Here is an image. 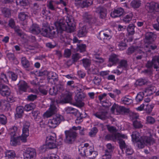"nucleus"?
Wrapping results in <instances>:
<instances>
[{"mask_svg":"<svg viewBox=\"0 0 159 159\" xmlns=\"http://www.w3.org/2000/svg\"><path fill=\"white\" fill-rule=\"evenodd\" d=\"M56 28L50 27V38L56 37L62 31H66L69 33L75 31V23L71 16H66V19L58 20L54 23Z\"/></svg>","mask_w":159,"mask_h":159,"instance_id":"1","label":"nucleus"},{"mask_svg":"<svg viewBox=\"0 0 159 159\" xmlns=\"http://www.w3.org/2000/svg\"><path fill=\"white\" fill-rule=\"evenodd\" d=\"M13 130L10 133V144L11 145L15 146L27 142V138L29 135V130H22L21 136L19 135V130Z\"/></svg>","mask_w":159,"mask_h":159,"instance_id":"2","label":"nucleus"},{"mask_svg":"<svg viewBox=\"0 0 159 159\" xmlns=\"http://www.w3.org/2000/svg\"><path fill=\"white\" fill-rule=\"evenodd\" d=\"M140 136L139 133L135 130L132 133L131 135L133 141L137 143L139 148H142L144 147L145 145H153L155 143V140L152 137V135L150 136H143L139 138Z\"/></svg>","mask_w":159,"mask_h":159,"instance_id":"3","label":"nucleus"},{"mask_svg":"<svg viewBox=\"0 0 159 159\" xmlns=\"http://www.w3.org/2000/svg\"><path fill=\"white\" fill-rule=\"evenodd\" d=\"M110 134L106 136V138L108 140H112L114 141L116 140L119 141L120 147L123 151L127 146L126 145L125 142L122 139H127V136L126 135L117 132L116 130H108Z\"/></svg>","mask_w":159,"mask_h":159,"instance_id":"4","label":"nucleus"},{"mask_svg":"<svg viewBox=\"0 0 159 159\" xmlns=\"http://www.w3.org/2000/svg\"><path fill=\"white\" fill-rule=\"evenodd\" d=\"M66 138L64 142L68 144H72L76 139L77 133L74 130H68L65 131Z\"/></svg>","mask_w":159,"mask_h":159,"instance_id":"5","label":"nucleus"},{"mask_svg":"<svg viewBox=\"0 0 159 159\" xmlns=\"http://www.w3.org/2000/svg\"><path fill=\"white\" fill-rule=\"evenodd\" d=\"M62 116L57 115L54 116L52 119H50L48 121V125L50 128H55L63 120Z\"/></svg>","mask_w":159,"mask_h":159,"instance_id":"6","label":"nucleus"},{"mask_svg":"<svg viewBox=\"0 0 159 159\" xmlns=\"http://www.w3.org/2000/svg\"><path fill=\"white\" fill-rule=\"evenodd\" d=\"M145 8L150 13L159 12V3L153 2H148L145 6Z\"/></svg>","mask_w":159,"mask_h":159,"instance_id":"7","label":"nucleus"},{"mask_svg":"<svg viewBox=\"0 0 159 159\" xmlns=\"http://www.w3.org/2000/svg\"><path fill=\"white\" fill-rule=\"evenodd\" d=\"M36 156L35 149L30 148H26L24 154V159H34Z\"/></svg>","mask_w":159,"mask_h":159,"instance_id":"8","label":"nucleus"},{"mask_svg":"<svg viewBox=\"0 0 159 159\" xmlns=\"http://www.w3.org/2000/svg\"><path fill=\"white\" fill-rule=\"evenodd\" d=\"M57 111V108L54 104L50 105V107L43 114L44 118H48L52 116L56 113Z\"/></svg>","mask_w":159,"mask_h":159,"instance_id":"9","label":"nucleus"},{"mask_svg":"<svg viewBox=\"0 0 159 159\" xmlns=\"http://www.w3.org/2000/svg\"><path fill=\"white\" fill-rule=\"evenodd\" d=\"M18 91L20 93L26 92L29 86L28 83L24 80H20L17 84Z\"/></svg>","mask_w":159,"mask_h":159,"instance_id":"10","label":"nucleus"},{"mask_svg":"<svg viewBox=\"0 0 159 159\" xmlns=\"http://www.w3.org/2000/svg\"><path fill=\"white\" fill-rule=\"evenodd\" d=\"M56 137L52 136L48 137L46 139V145L49 149H52L56 147Z\"/></svg>","mask_w":159,"mask_h":159,"instance_id":"11","label":"nucleus"},{"mask_svg":"<svg viewBox=\"0 0 159 159\" xmlns=\"http://www.w3.org/2000/svg\"><path fill=\"white\" fill-rule=\"evenodd\" d=\"M11 93L10 89L8 86L0 83V93L2 96L7 97Z\"/></svg>","mask_w":159,"mask_h":159,"instance_id":"12","label":"nucleus"},{"mask_svg":"<svg viewBox=\"0 0 159 159\" xmlns=\"http://www.w3.org/2000/svg\"><path fill=\"white\" fill-rule=\"evenodd\" d=\"M124 12V10L122 8H117L111 12V16L114 18L120 17L123 14Z\"/></svg>","mask_w":159,"mask_h":159,"instance_id":"13","label":"nucleus"},{"mask_svg":"<svg viewBox=\"0 0 159 159\" xmlns=\"http://www.w3.org/2000/svg\"><path fill=\"white\" fill-rule=\"evenodd\" d=\"M112 34L110 30H106L104 32L99 33V37L101 40L103 39H109L112 37Z\"/></svg>","mask_w":159,"mask_h":159,"instance_id":"14","label":"nucleus"},{"mask_svg":"<svg viewBox=\"0 0 159 159\" xmlns=\"http://www.w3.org/2000/svg\"><path fill=\"white\" fill-rule=\"evenodd\" d=\"M96 12L99 15L100 17L103 19L106 17L107 13V10L102 6H99L96 8Z\"/></svg>","mask_w":159,"mask_h":159,"instance_id":"15","label":"nucleus"},{"mask_svg":"<svg viewBox=\"0 0 159 159\" xmlns=\"http://www.w3.org/2000/svg\"><path fill=\"white\" fill-rule=\"evenodd\" d=\"M119 61L118 58V56L115 54H111L110 55L109 58V63L107 64V66L111 67L113 65L116 64Z\"/></svg>","mask_w":159,"mask_h":159,"instance_id":"16","label":"nucleus"},{"mask_svg":"<svg viewBox=\"0 0 159 159\" xmlns=\"http://www.w3.org/2000/svg\"><path fill=\"white\" fill-rule=\"evenodd\" d=\"M107 112L105 110L98 111L93 115L96 117L102 120H104L107 118Z\"/></svg>","mask_w":159,"mask_h":159,"instance_id":"17","label":"nucleus"},{"mask_svg":"<svg viewBox=\"0 0 159 159\" xmlns=\"http://www.w3.org/2000/svg\"><path fill=\"white\" fill-rule=\"evenodd\" d=\"M30 31L31 33L35 34H38L41 32V29L39 25L33 24L30 26Z\"/></svg>","mask_w":159,"mask_h":159,"instance_id":"18","label":"nucleus"},{"mask_svg":"<svg viewBox=\"0 0 159 159\" xmlns=\"http://www.w3.org/2000/svg\"><path fill=\"white\" fill-rule=\"evenodd\" d=\"M22 124L23 126V129H28L30 126L29 122L28 121H24L23 123L20 122L17 125L13 126L11 129H17L18 128H21V127L19 126V125L21 126V124Z\"/></svg>","mask_w":159,"mask_h":159,"instance_id":"19","label":"nucleus"},{"mask_svg":"<svg viewBox=\"0 0 159 159\" xmlns=\"http://www.w3.org/2000/svg\"><path fill=\"white\" fill-rule=\"evenodd\" d=\"M6 57L8 59L12 61L14 64L17 65L19 63L16 57L15 56L14 53L11 52H8L6 54Z\"/></svg>","mask_w":159,"mask_h":159,"instance_id":"20","label":"nucleus"},{"mask_svg":"<svg viewBox=\"0 0 159 159\" xmlns=\"http://www.w3.org/2000/svg\"><path fill=\"white\" fill-rule=\"evenodd\" d=\"M47 80L50 81V80H52L53 82H57L58 80L57 75L54 72H49L47 75Z\"/></svg>","mask_w":159,"mask_h":159,"instance_id":"21","label":"nucleus"},{"mask_svg":"<svg viewBox=\"0 0 159 159\" xmlns=\"http://www.w3.org/2000/svg\"><path fill=\"white\" fill-rule=\"evenodd\" d=\"M115 129L114 127L112 126H110L109 125H104L100 123H98L95 125V126L93 128V129Z\"/></svg>","mask_w":159,"mask_h":159,"instance_id":"22","label":"nucleus"},{"mask_svg":"<svg viewBox=\"0 0 159 159\" xmlns=\"http://www.w3.org/2000/svg\"><path fill=\"white\" fill-rule=\"evenodd\" d=\"M16 113L15 116L16 118H20L22 117L24 113V108L22 106L17 107L16 109Z\"/></svg>","mask_w":159,"mask_h":159,"instance_id":"23","label":"nucleus"},{"mask_svg":"<svg viewBox=\"0 0 159 159\" xmlns=\"http://www.w3.org/2000/svg\"><path fill=\"white\" fill-rule=\"evenodd\" d=\"M72 93L68 92L66 94L65 98L61 100V102L63 103L70 102L72 99Z\"/></svg>","mask_w":159,"mask_h":159,"instance_id":"24","label":"nucleus"},{"mask_svg":"<svg viewBox=\"0 0 159 159\" xmlns=\"http://www.w3.org/2000/svg\"><path fill=\"white\" fill-rule=\"evenodd\" d=\"M87 33L86 27L85 26H83L79 29L77 35L79 37H83L85 36Z\"/></svg>","mask_w":159,"mask_h":159,"instance_id":"25","label":"nucleus"},{"mask_svg":"<svg viewBox=\"0 0 159 159\" xmlns=\"http://www.w3.org/2000/svg\"><path fill=\"white\" fill-rule=\"evenodd\" d=\"M29 17V13L27 12L22 11L18 14V18L21 21H24Z\"/></svg>","mask_w":159,"mask_h":159,"instance_id":"26","label":"nucleus"},{"mask_svg":"<svg viewBox=\"0 0 159 159\" xmlns=\"http://www.w3.org/2000/svg\"><path fill=\"white\" fill-rule=\"evenodd\" d=\"M121 101L124 104L127 105H129L133 102L131 97L128 95L122 98Z\"/></svg>","mask_w":159,"mask_h":159,"instance_id":"27","label":"nucleus"},{"mask_svg":"<svg viewBox=\"0 0 159 159\" xmlns=\"http://www.w3.org/2000/svg\"><path fill=\"white\" fill-rule=\"evenodd\" d=\"M21 62L22 66L25 68H28L30 66L29 61L25 57L21 58Z\"/></svg>","mask_w":159,"mask_h":159,"instance_id":"28","label":"nucleus"},{"mask_svg":"<svg viewBox=\"0 0 159 159\" xmlns=\"http://www.w3.org/2000/svg\"><path fill=\"white\" fill-rule=\"evenodd\" d=\"M135 55L136 56L134 59L137 60H141L142 58L145 56V53L144 52L141 50H138L135 53Z\"/></svg>","mask_w":159,"mask_h":159,"instance_id":"29","label":"nucleus"},{"mask_svg":"<svg viewBox=\"0 0 159 159\" xmlns=\"http://www.w3.org/2000/svg\"><path fill=\"white\" fill-rule=\"evenodd\" d=\"M48 25L46 27H44L42 30V34L44 36L50 38L49 35L50 32V27H47Z\"/></svg>","mask_w":159,"mask_h":159,"instance_id":"30","label":"nucleus"},{"mask_svg":"<svg viewBox=\"0 0 159 159\" xmlns=\"http://www.w3.org/2000/svg\"><path fill=\"white\" fill-rule=\"evenodd\" d=\"M3 16L6 17H9L11 15V10L7 8L4 7L2 10Z\"/></svg>","mask_w":159,"mask_h":159,"instance_id":"31","label":"nucleus"},{"mask_svg":"<svg viewBox=\"0 0 159 159\" xmlns=\"http://www.w3.org/2000/svg\"><path fill=\"white\" fill-rule=\"evenodd\" d=\"M84 98V96L83 93L77 94L75 98L76 104L80 103Z\"/></svg>","mask_w":159,"mask_h":159,"instance_id":"32","label":"nucleus"},{"mask_svg":"<svg viewBox=\"0 0 159 159\" xmlns=\"http://www.w3.org/2000/svg\"><path fill=\"white\" fill-rule=\"evenodd\" d=\"M141 5V2L140 0H133L130 3L131 6L134 8H139Z\"/></svg>","mask_w":159,"mask_h":159,"instance_id":"33","label":"nucleus"},{"mask_svg":"<svg viewBox=\"0 0 159 159\" xmlns=\"http://www.w3.org/2000/svg\"><path fill=\"white\" fill-rule=\"evenodd\" d=\"M93 57L96 59L95 61L96 62L101 63L104 61V59L99 56V54L96 52H94Z\"/></svg>","mask_w":159,"mask_h":159,"instance_id":"34","label":"nucleus"},{"mask_svg":"<svg viewBox=\"0 0 159 159\" xmlns=\"http://www.w3.org/2000/svg\"><path fill=\"white\" fill-rule=\"evenodd\" d=\"M5 157L10 158H13L16 157L15 152L12 150H7L5 152Z\"/></svg>","mask_w":159,"mask_h":159,"instance_id":"35","label":"nucleus"},{"mask_svg":"<svg viewBox=\"0 0 159 159\" xmlns=\"http://www.w3.org/2000/svg\"><path fill=\"white\" fill-rule=\"evenodd\" d=\"M48 9L52 11H55L57 9V7L54 4V1H50L47 5Z\"/></svg>","mask_w":159,"mask_h":159,"instance_id":"36","label":"nucleus"},{"mask_svg":"<svg viewBox=\"0 0 159 159\" xmlns=\"http://www.w3.org/2000/svg\"><path fill=\"white\" fill-rule=\"evenodd\" d=\"M133 16V14L131 13H129L124 17L123 20L125 23H129L131 20Z\"/></svg>","mask_w":159,"mask_h":159,"instance_id":"37","label":"nucleus"},{"mask_svg":"<svg viewBox=\"0 0 159 159\" xmlns=\"http://www.w3.org/2000/svg\"><path fill=\"white\" fill-rule=\"evenodd\" d=\"M147 82L145 79L140 78L137 80L135 83L136 86H141L145 84Z\"/></svg>","mask_w":159,"mask_h":159,"instance_id":"38","label":"nucleus"},{"mask_svg":"<svg viewBox=\"0 0 159 159\" xmlns=\"http://www.w3.org/2000/svg\"><path fill=\"white\" fill-rule=\"evenodd\" d=\"M134 28V26L133 24H130L129 25L127 28V30L129 35H132L134 34L135 32Z\"/></svg>","mask_w":159,"mask_h":159,"instance_id":"39","label":"nucleus"},{"mask_svg":"<svg viewBox=\"0 0 159 159\" xmlns=\"http://www.w3.org/2000/svg\"><path fill=\"white\" fill-rule=\"evenodd\" d=\"M128 109H126L124 107L118 105L116 112L120 114L123 113L128 112Z\"/></svg>","mask_w":159,"mask_h":159,"instance_id":"40","label":"nucleus"},{"mask_svg":"<svg viewBox=\"0 0 159 159\" xmlns=\"http://www.w3.org/2000/svg\"><path fill=\"white\" fill-rule=\"evenodd\" d=\"M82 61L83 65L86 69L88 68L90 66L91 63L90 60L88 59H83Z\"/></svg>","mask_w":159,"mask_h":159,"instance_id":"41","label":"nucleus"},{"mask_svg":"<svg viewBox=\"0 0 159 159\" xmlns=\"http://www.w3.org/2000/svg\"><path fill=\"white\" fill-rule=\"evenodd\" d=\"M92 16V15L89 13L87 12H84L83 15L84 20L86 22L89 21Z\"/></svg>","mask_w":159,"mask_h":159,"instance_id":"42","label":"nucleus"},{"mask_svg":"<svg viewBox=\"0 0 159 159\" xmlns=\"http://www.w3.org/2000/svg\"><path fill=\"white\" fill-rule=\"evenodd\" d=\"M79 151L80 152V154L82 156L86 155V153L88 154L89 152L90 154H91L92 153V152L90 151L89 149H85L84 148H83L81 149H79Z\"/></svg>","mask_w":159,"mask_h":159,"instance_id":"43","label":"nucleus"},{"mask_svg":"<svg viewBox=\"0 0 159 159\" xmlns=\"http://www.w3.org/2000/svg\"><path fill=\"white\" fill-rule=\"evenodd\" d=\"M144 94L143 92H139L136 96L135 100L137 102H139L142 101L144 97Z\"/></svg>","mask_w":159,"mask_h":159,"instance_id":"44","label":"nucleus"},{"mask_svg":"<svg viewBox=\"0 0 159 159\" xmlns=\"http://www.w3.org/2000/svg\"><path fill=\"white\" fill-rule=\"evenodd\" d=\"M86 47V45L85 44H77V49L80 52H84L85 51Z\"/></svg>","mask_w":159,"mask_h":159,"instance_id":"45","label":"nucleus"},{"mask_svg":"<svg viewBox=\"0 0 159 159\" xmlns=\"http://www.w3.org/2000/svg\"><path fill=\"white\" fill-rule=\"evenodd\" d=\"M127 66V61L125 60H122L119 63V65L118 66V68H125Z\"/></svg>","mask_w":159,"mask_h":159,"instance_id":"46","label":"nucleus"},{"mask_svg":"<svg viewBox=\"0 0 159 159\" xmlns=\"http://www.w3.org/2000/svg\"><path fill=\"white\" fill-rule=\"evenodd\" d=\"M8 82L6 75L3 73H2L0 75V83H2V82L7 83Z\"/></svg>","mask_w":159,"mask_h":159,"instance_id":"47","label":"nucleus"},{"mask_svg":"<svg viewBox=\"0 0 159 159\" xmlns=\"http://www.w3.org/2000/svg\"><path fill=\"white\" fill-rule=\"evenodd\" d=\"M133 124L134 127L136 129L142 128L143 126L140 121L136 120L133 122Z\"/></svg>","mask_w":159,"mask_h":159,"instance_id":"48","label":"nucleus"},{"mask_svg":"<svg viewBox=\"0 0 159 159\" xmlns=\"http://www.w3.org/2000/svg\"><path fill=\"white\" fill-rule=\"evenodd\" d=\"M154 107L153 104L149 105L148 104H146L144 107V110L146 111L147 112L149 113H150Z\"/></svg>","mask_w":159,"mask_h":159,"instance_id":"49","label":"nucleus"},{"mask_svg":"<svg viewBox=\"0 0 159 159\" xmlns=\"http://www.w3.org/2000/svg\"><path fill=\"white\" fill-rule=\"evenodd\" d=\"M93 2V0H85L83 2L82 5L84 7H87L92 5Z\"/></svg>","mask_w":159,"mask_h":159,"instance_id":"50","label":"nucleus"},{"mask_svg":"<svg viewBox=\"0 0 159 159\" xmlns=\"http://www.w3.org/2000/svg\"><path fill=\"white\" fill-rule=\"evenodd\" d=\"M16 2L17 5L21 6L27 5L28 2V0H16Z\"/></svg>","mask_w":159,"mask_h":159,"instance_id":"51","label":"nucleus"},{"mask_svg":"<svg viewBox=\"0 0 159 159\" xmlns=\"http://www.w3.org/2000/svg\"><path fill=\"white\" fill-rule=\"evenodd\" d=\"M136 47H131L128 48L127 50V54L128 55H130L135 52V53L137 52L138 50L136 49Z\"/></svg>","mask_w":159,"mask_h":159,"instance_id":"52","label":"nucleus"},{"mask_svg":"<svg viewBox=\"0 0 159 159\" xmlns=\"http://www.w3.org/2000/svg\"><path fill=\"white\" fill-rule=\"evenodd\" d=\"M34 107V104H26L25 107V109L26 111H29L33 109Z\"/></svg>","mask_w":159,"mask_h":159,"instance_id":"53","label":"nucleus"},{"mask_svg":"<svg viewBox=\"0 0 159 159\" xmlns=\"http://www.w3.org/2000/svg\"><path fill=\"white\" fill-rule=\"evenodd\" d=\"M157 57H154L152 59V62L153 65L154 66V67L155 69H157L158 68V66L159 63L157 60Z\"/></svg>","mask_w":159,"mask_h":159,"instance_id":"54","label":"nucleus"},{"mask_svg":"<svg viewBox=\"0 0 159 159\" xmlns=\"http://www.w3.org/2000/svg\"><path fill=\"white\" fill-rule=\"evenodd\" d=\"M32 114L34 119L35 120L39 119L40 117V116L39 115H40V112L38 110L33 111Z\"/></svg>","mask_w":159,"mask_h":159,"instance_id":"55","label":"nucleus"},{"mask_svg":"<svg viewBox=\"0 0 159 159\" xmlns=\"http://www.w3.org/2000/svg\"><path fill=\"white\" fill-rule=\"evenodd\" d=\"M10 77L11 79V80L13 81H15L16 80L18 76L14 72L11 71L9 72Z\"/></svg>","mask_w":159,"mask_h":159,"instance_id":"56","label":"nucleus"},{"mask_svg":"<svg viewBox=\"0 0 159 159\" xmlns=\"http://www.w3.org/2000/svg\"><path fill=\"white\" fill-rule=\"evenodd\" d=\"M7 122L6 117L3 115H0V123L3 125H5Z\"/></svg>","mask_w":159,"mask_h":159,"instance_id":"57","label":"nucleus"},{"mask_svg":"<svg viewBox=\"0 0 159 159\" xmlns=\"http://www.w3.org/2000/svg\"><path fill=\"white\" fill-rule=\"evenodd\" d=\"M57 92V89L54 87H53L52 88H50L49 90V93L51 95H56Z\"/></svg>","mask_w":159,"mask_h":159,"instance_id":"58","label":"nucleus"},{"mask_svg":"<svg viewBox=\"0 0 159 159\" xmlns=\"http://www.w3.org/2000/svg\"><path fill=\"white\" fill-rule=\"evenodd\" d=\"M76 110L73 107H68L66 108V111L67 113H74Z\"/></svg>","mask_w":159,"mask_h":159,"instance_id":"59","label":"nucleus"},{"mask_svg":"<svg viewBox=\"0 0 159 159\" xmlns=\"http://www.w3.org/2000/svg\"><path fill=\"white\" fill-rule=\"evenodd\" d=\"M102 159H111V153L105 152V154L102 156Z\"/></svg>","mask_w":159,"mask_h":159,"instance_id":"60","label":"nucleus"},{"mask_svg":"<svg viewBox=\"0 0 159 159\" xmlns=\"http://www.w3.org/2000/svg\"><path fill=\"white\" fill-rule=\"evenodd\" d=\"M127 46V45L125 43L121 42L118 45L119 49L120 50H123L125 49V48Z\"/></svg>","mask_w":159,"mask_h":159,"instance_id":"61","label":"nucleus"},{"mask_svg":"<svg viewBox=\"0 0 159 159\" xmlns=\"http://www.w3.org/2000/svg\"><path fill=\"white\" fill-rule=\"evenodd\" d=\"M124 149L125 150V152L126 154L128 155H131L133 152V149H132L130 147L128 146H127V147H125V148Z\"/></svg>","mask_w":159,"mask_h":159,"instance_id":"62","label":"nucleus"},{"mask_svg":"<svg viewBox=\"0 0 159 159\" xmlns=\"http://www.w3.org/2000/svg\"><path fill=\"white\" fill-rule=\"evenodd\" d=\"M107 149L105 150V152L111 153L113 149L111 144L110 143H108L107 145Z\"/></svg>","mask_w":159,"mask_h":159,"instance_id":"63","label":"nucleus"},{"mask_svg":"<svg viewBox=\"0 0 159 159\" xmlns=\"http://www.w3.org/2000/svg\"><path fill=\"white\" fill-rule=\"evenodd\" d=\"M146 120L148 123L150 124H153L155 121V119L151 116H147L146 118Z\"/></svg>","mask_w":159,"mask_h":159,"instance_id":"64","label":"nucleus"}]
</instances>
